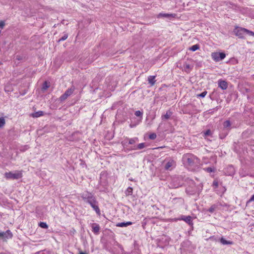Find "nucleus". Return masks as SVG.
Wrapping results in <instances>:
<instances>
[{
    "label": "nucleus",
    "mask_w": 254,
    "mask_h": 254,
    "mask_svg": "<svg viewBox=\"0 0 254 254\" xmlns=\"http://www.w3.org/2000/svg\"><path fill=\"white\" fill-rule=\"evenodd\" d=\"M39 226L40 227H41L42 228H44V229H47L48 228V226L47 224V223L45 222H40L39 224Z\"/></svg>",
    "instance_id": "7c9ffc66"
},
{
    "label": "nucleus",
    "mask_w": 254,
    "mask_h": 254,
    "mask_svg": "<svg viewBox=\"0 0 254 254\" xmlns=\"http://www.w3.org/2000/svg\"><path fill=\"white\" fill-rule=\"evenodd\" d=\"M176 162L171 159H169L165 165L164 168L166 170H171L176 166Z\"/></svg>",
    "instance_id": "0eeeda50"
},
{
    "label": "nucleus",
    "mask_w": 254,
    "mask_h": 254,
    "mask_svg": "<svg viewBox=\"0 0 254 254\" xmlns=\"http://www.w3.org/2000/svg\"><path fill=\"white\" fill-rule=\"evenodd\" d=\"M199 48V46L197 44L194 45L190 48V50L194 52Z\"/></svg>",
    "instance_id": "c85d7f7f"
},
{
    "label": "nucleus",
    "mask_w": 254,
    "mask_h": 254,
    "mask_svg": "<svg viewBox=\"0 0 254 254\" xmlns=\"http://www.w3.org/2000/svg\"><path fill=\"white\" fill-rule=\"evenodd\" d=\"M220 242L223 245H231L233 243L232 242L227 241L225 239H224L223 238H221L220 239Z\"/></svg>",
    "instance_id": "4be33fe9"
},
{
    "label": "nucleus",
    "mask_w": 254,
    "mask_h": 254,
    "mask_svg": "<svg viewBox=\"0 0 254 254\" xmlns=\"http://www.w3.org/2000/svg\"><path fill=\"white\" fill-rule=\"evenodd\" d=\"M184 163L190 167H194L198 162V158L192 154H186L183 157Z\"/></svg>",
    "instance_id": "f257e3e1"
},
{
    "label": "nucleus",
    "mask_w": 254,
    "mask_h": 254,
    "mask_svg": "<svg viewBox=\"0 0 254 254\" xmlns=\"http://www.w3.org/2000/svg\"><path fill=\"white\" fill-rule=\"evenodd\" d=\"M75 90V87L72 86L71 87L68 88L64 93L59 98V100L63 102L65 101L69 96H70Z\"/></svg>",
    "instance_id": "39448f33"
},
{
    "label": "nucleus",
    "mask_w": 254,
    "mask_h": 254,
    "mask_svg": "<svg viewBox=\"0 0 254 254\" xmlns=\"http://www.w3.org/2000/svg\"><path fill=\"white\" fill-rule=\"evenodd\" d=\"M67 37L68 34L66 33H64V35L61 38L59 39V40H58V42L64 41L67 39Z\"/></svg>",
    "instance_id": "c756f323"
},
{
    "label": "nucleus",
    "mask_w": 254,
    "mask_h": 254,
    "mask_svg": "<svg viewBox=\"0 0 254 254\" xmlns=\"http://www.w3.org/2000/svg\"><path fill=\"white\" fill-rule=\"evenodd\" d=\"M146 144L145 143H141L137 145L136 148H131V150H136V149H142L146 147Z\"/></svg>",
    "instance_id": "412c9836"
},
{
    "label": "nucleus",
    "mask_w": 254,
    "mask_h": 254,
    "mask_svg": "<svg viewBox=\"0 0 254 254\" xmlns=\"http://www.w3.org/2000/svg\"><path fill=\"white\" fill-rule=\"evenodd\" d=\"M180 220H183L190 225H192V217L190 216H182Z\"/></svg>",
    "instance_id": "f8f14e48"
},
{
    "label": "nucleus",
    "mask_w": 254,
    "mask_h": 254,
    "mask_svg": "<svg viewBox=\"0 0 254 254\" xmlns=\"http://www.w3.org/2000/svg\"><path fill=\"white\" fill-rule=\"evenodd\" d=\"M138 139L137 137H134L132 138H126L124 141L123 142V143L124 145H127V143H128V144H134L137 141Z\"/></svg>",
    "instance_id": "1a4fd4ad"
},
{
    "label": "nucleus",
    "mask_w": 254,
    "mask_h": 254,
    "mask_svg": "<svg viewBox=\"0 0 254 254\" xmlns=\"http://www.w3.org/2000/svg\"><path fill=\"white\" fill-rule=\"evenodd\" d=\"M82 199L86 203L91 205L97 200L95 196L89 191H84L81 194Z\"/></svg>",
    "instance_id": "7ed1b4c3"
},
{
    "label": "nucleus",
    "mask_w": 254,
    "mask_h": 254,
    "mask_svg": "<svg viewBox=\"0 0 254 254\" xmlns=\"http://www.w3.org/2000/svg\"><path fill=\"white\" fill-rule=\"evenodd\" d=\"M4 91L6 92H11L12 91V89L9 88L7 86L5 87L4 88Z\"/></svg>",
    "instance_id": "4c0bfd02"
},
{
    "label": "nucleus",
    "mask_w": 254,
    "mask_h": 254,
    "mask_svg": "<svg viewBox=\"0 0 254 254\" xmlns=\"http://www.w3.org/2000/svg\"><path fill=\"white\" fill-rule=\"evenodd\" d=\"M206 94H207V91H205L202 92L200 94L197 95V96L200 97L201 98H203L206 96Z\"/></svg>",
    "instance_id": "c9c22d12"
},
{
    "label": "nucleus",
    "mask_w": 254,
    "mask_h": 254,
    "mask_svg": "<svg viewBox=\"0 0 254 254\" xmlns=\"http://www.w3.org/2000/svg\"><path fill=\"white\" fill-rule=\"evenodd\" d=\"M252 132V130L249 128L245 130L242 134L243 137L245 138L249 137L250 134H251Z\"/></svg>",
    "instance_id": "4468645a"
},
{
    "label": "nucleus",
    "mask_w": 254,
    "mask_h": 254,
    "mask_svg": "<svg viewBox=\"0 0 254 254\" xmlns=\"http://www.w3.org/2000/svg\"><path fill=\"white\" fill-rule=\"evenodd\" d=\"M43 115H44V112L43 111H39L36 112L32 114L31 116L33 118H38V117L43 116Z\"/></svg>",
    "instance_id": "a211bd4d"
},
{
    "label": "nucleus",
    "mask_w": 254,
    "mask_h": 254,
    "mask_svg": "<svg viewBox=\"0 0 254 254\" xmlns=\"http://www.w3.org/2000/svg\"><path fill=\"white\" fill-rule=\"evenodd\" d=\"M211 57L214 61L219 62L226 57V55L224 53L214 52L211 54Z\"/></svg>",
    "instance_id": "423d86ee"
},
{
    "label": "nucleus",
    "mask_w": 254,
    "mask_h": 254,
    "mask_svg": "<svg viewBox=\"0 0 254 254\" xmlns=\"http://www.w3.org/2000/svg\"><path fill=\"white\" fill-rule=\"evenodd\" d=\"M4 176L6 179L17 180L22 177V171L16 170L14 172H6Z\"/></svg>",
    "instance_id": "20e7f679"
},
{
    "label": "nucleus",
    "mask_w": 254,
    "mask_h": 254,
    "mask_svg": "<svg viewBox=\"0 0 254 254\" xmlns=\"http://www.w3.org/2000/svg\"><path fill=\"white\" fill-rule=\"evenodd\" d=\"M175 14H168V13H160L159 16H162L164 17H174L175 16Z\"/></svg>",
    "instance_id": "b1692460"
},
{
    "label": "nucleus",
    "mask_w": 254,
    "mask_h": 254,
    "mask_svg": "<svg viewBox=\"0 0 254 254\" xmlns=\"http://www.w3.org/2000/svg\"><path fill=\"white\" fill-rule=\"evenodd\" d=\"M172 115V112L170 110H168L166 112V113L162 116V120H163V119L168 120L170 118V117Z\"/></svg>",
    "instance_id": "6ab92c4d"
},
{
    "label": "nucleus",
    "mask_w": 254,
    "mask_h": 254,
    "mask_svg": "<svg viewBox=\"0 0 254 254\" xmlns=\"http://www.w3.org/2000/svg\"><path fill=\"white\" fill-rule=\"evenodd\" d=\"M131 224H132V223L131 222L128 221V222H127L118 223L117 224L116 226L117 227H127Z\"/></svg>",
    "instance_id": "2eb2a0df"
},
{
    "label": "nucleus",
    "mask_w": 254,
    "mask_h": 254,
    "mask_svg": "<svg viewBox=\"0 0 254 254\" xmlns=\"http://www.w3.org/2000/svg\"><path fill=\"white\" fill-rule=\"evenodd\" d=\"M91 226L92 229V232L96 235L98 234L100 229L99 224L94 223L91 224Z\"/></svg>",
    "instance_id": "9d476101"
},
{
    "label": "nucleus",
    "mask_w": 254,
    "mask_h": 254,
    "mask_svg": "<svg viewBox=\"0 0 254 254\" xmlns=\"http://www.w3.org/2000/svg\"><path fill=\"white\" fill-rule=\"evenodd\" d=\"M133 189L131 187H128L125 191L126 195H129L132 194Z\"/></svg>",
    "instance_id": "a878e982"
},
{
    "label": "nucleus",
    "mask_w": 254,
    "mask_h": 254,
    "mask_svg": "<svg viewBox=\"0 0 254 254\" xmlns=\"http://www.w3.org/2000/svg\"><path fill=\"white\" fill-rule=\"evenodd\" d=\"M129 180H130V181H133L132 179H129Z\"/></svg>",
    "instance_id": "79ce46f5"
},
{
    "label": "nucleus",
    "mask_w": 254,
    "mask_h": 254,
    "mask_svg": "<svg viewBox=\"0 0 254 254\" xmlns=\"http://www.w3.org/2000/svg\"><path fill=\"white\" fill-rule=\"evenodd\" d=\"M50 86L49 83L45 81L42 86V89L44 91L47 90Z\"/></svg>",
    "instance_id": "bb28decb"
},
{
    "label": "nucleus",
    "mask_w": 254,
    "mask_h": 254,
    "mask_svg": "<svg viewBox=\"0 0 254 254\" xmlns=\"http://www.w3.org/2000/svg\"><path fill=\"white\" fill-rule=\"evenodd\" d=\"M254 201V194L251 196L248 202Z\"/></svg>",
    "instance_id": "ea45409f"
},
{
    "label": "nucleus",
    "mask_w": 254,
    "mask_h": 254,
    "mask_svg": "<svg viewBox=\"0 0 254 254\" xmlns=\"http://www.w3.org/2000/svg\"><path fill=\"white\" fill-rule=\"evenodd\" d=\"M134 115L137 117H140V118L142 119L143 112L138 110L135 112Z\"/></svg>",
    "instance_id": "2f4dec72"
},
{
    "label": "nucleus",
    "mask_w": 254,
    "mask_h": 254,
    "mask_svg": "<svg viewBox=\"0 0 254 254\" xmlns=\"http://www.w3.org/2000/svg\"><path fill=\"white\" fill-rule=\"evenodd\" d=\"M79 254H87L86 253H84L82 251H80Z\"/></svg>",
    "instance_id": "a19ab883"
},
{
    "label": "nucleus",
    "mask_w": 254,
    "mask_h": 254,
    "mask_svg": "<svg viewBox=\"0 0 254 254\" xmlns=\"http://www.w3.org/2000/svg\"><path fill=\"white\" fill-rule=\"evenodd\" d=\"M186 192L189 195H192L195 193V190H190V187H188L186 189Z\"/></svg>",
    "instance_id": "5701e85b"
},
{
    "label": "nucleus",
    "mask_w": 254,
    "mask_h": 254,
    "mask_svg": "<svg viewBox=\"0 0 254 254\" xmlns=\"http://www.w3.org/2000/svg\"><path fill=\"white\" fill-rule=\"evenodd\" d=\"M12 237V234L10 230H7L5 232H0V238L6 240Z\"/></svg>",
    "instance_id": "6e6552de"
},
{
    "label": "nucleus",
    "mask_w": 254,
    "mask_h": 254,
    "mask_svg": "<svg viewBox=\"0 0 254 254\" xmlns=\"http://www.w3.org/2000/svg\"><path fill=\"white\" fill-rule=\"evenodd\" d=\"M184 69L185 72L189 73L190 72V70L192 69V66H190L189 64H188L187 63H185L184 64Z\"/></svg>",
    "instance_id": "dca6fc26"
},
{
    "label": "nucleus",
    "mask_w": 254,
    "mask_h": 254,
    "mask_svg": "<svg viewBox=\"0 0 254 254\" xmlns=\"http://www.w3.org/2000/svg\"><path fill=\"white\" fill-rule=\"evenodd\" d=\"M218 86L223 90H225L228 87V84L226 81L219 80L218 81Z\"/></svg>",
    "instance_id": "ddd939ff"
},
{
    "label": "nucleus",
    "mask_w": 254,
    "mask_h": 254,
    "mask_svg": "<svg viewBox=\"0 0 254 254\" xmlns=\"http://www.w3.org/2000/svg\"><path fill=\"white\" fill-rule=\"evenodd\" d=\"M90 206L92 207L93 210L95 211L96 213L98 215H100L101 214L100 210L98 206V202L97 200L93 203L91 204Z\"/></svg>",
    "instance_id": "9b49d317"
},
{
    "label": "nucleus",
    "mask_w": 254,
    "mask_h": 254,
    "mask_svg": "<svg viewBox=\"0 0 254 254\" xmlns=\"http://www.w3.org/2000/svg\"><path fill=\"white\" fill-rule=\"evenodd\" d=\"M211 135V131L210 129H207L205 132H204V137L209 136Z\"/></svg>",
    "instance_id": "72a5a7b5"
},
{
    "label": "nucleus",
    "mask_w": 254,
    "mask_h": 254,
    "mask_svg": "<svg viewBox=\"0 0 254 254\" xmlns=\"http://www.w3.org/2000/svg\"><path fill=\"white\" fill-rule=\"evenodd\" d=\"M156 136H157V135H156V133H152L149 135V138L150 139L154 140L156 138Z\"/></svg>",
    "instance_id": "f704fd0d"
},
{
    "label": "nucleus",
    "mask_w": 254,
    "mask_h": 254,
    "mask_svg": "<svg viewBox=\"0 0 254 254\" xmlns=\"http://www.w3.org/2000/svg\"><path fill=\"white\" fill-rule=\"evenodd\" d=\"M5 123V120L3 118H0V127H2Z\"/></svg>",
    "instance_id": "473e14b6"
},
{
    "label": "nucleus",
    "mask_w": 254,
    "mask_h": 254,
    "mask_svg": "<svg viewBox=\"0 0 254 254\" xmlns=\"http://www.w3.org/2000/svg\"><path fill=\"white\" fill-rule=\"evenodd\" d=\"M235 35L239 38L244 39L245 34H247L250 36H254V32L247 29L242 27H236L234 30Z\"/></svg>",
    "instance_id": "f03ea898"
},
{
    "label": "nucleus",
    "mask_w": 254,
    "mask_h": 254,
    "mask_svg": "<svg viewBox=\"0 0 254 254\" xmlns=\"http://www.w3.org/2000/svg\"><path fill=\"white\" fill-rule=\"evenodd\" d=\"M218 207V204H214L210 206V207L207 210V211L211 213H212L216 210Z\"/></svg>",
    "instance_id": "f3484780"
},
{
    "label": "nucleus",
    "mask_w": 254,
    "mask_h": 254,
    "mask_svg": "<svg viewBox=\"0 0 254 254\" xmlns=\"http://www.w3.org/2000/svg\"><path fill=\"white\" fill-rule=\"evenodd\" d=\"M155 76H149L148 77V81L151 85H154L156 80H155Z\"/></svg>",
    "instance_id": "aec40b11"
},
{
    "label": "nucleus",
    "mask_w": 254,
    "mask_h": 254,
    "mask_svg": "<svg viewBox=\"0 0 254 254\" xmlns=\"http://www.w3.org/2000/svg\"><path fill=\"white\" fill-rule=\"evenodd\" d=\"M203 170L208 173H211L214 172L215 171V168L214 167H207L204 168Z\"/></svg>",
    "instance_id": "cd10ccee"
},
{
    "label": "nucleus",
    "mask_w": 254,
    "mask_h": 254,
    "mask_svg": "<svg viewBox=\"0 0 254 254\" xmlns=\"http://www.w3.org/2000/svg\"><path fill=\"white\" fill-rule=\"evenodd\" d=\"M231 124L229 120L225 121L223 123V127L225 128H229L231 127Z\"/></svg>",
    "instance_id": "393cba45"
},
{
    "label": "nucleus",
    "mask_w": 254,
    "mask_h": 254,
    "mask_svg": "<svg viewBox=\"0 0 254 254\" xmlns=\"http://www.w3.org/2000/svg\"><path fill=\"white\" fill-rule=\"evenodd\" d=\"M5 25V23L3 21H0V28L3 29Z\"/></svg>",
    "instance_id": "e433bc0d"
},
{
    "label": "nucleus",
    "mask_w": 254,
    "mask_h": 254,
    "mask_svg": "<svg viewBox=\"0 0 254 254\" xmlns=\"http://www.w3.org/2000/svg\"><path fill=\"white\" fill-rule=\"evenodd\" d=\"M213 186L215 187V188H217L218 186V183L217 181H214L213 182Z\"/></svg>",
    "instance_id": "58836bf2"
}]
</instances>
